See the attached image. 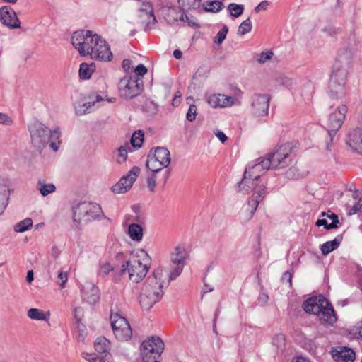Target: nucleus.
Returning <instances> with one entry per match:
<instances>
[{"instance_id":"obj_53","label":"nucleus","mask_w":362,"mask_h":362,"mask_svg":"<svg viewBox=\"0 0 362 362\" xmlns=\"http://www.w3.org/2000/svg\"><path fill=\"white\" fill-rule=\"evenodd\" d=\"M127 158V151L124 146H120L118 148L117 162L123 163Z\"/></svg>"},{"instance_id":"obj_39","label":"nucleus","mask_w":362,"mask_h":362,"mask_svg":"<svg viewBox=\"0 0 362 362\" xmlns=\"http://www.w3.org/2000/svg\"><path fill=\"white\" fill-rule=\"evenodd\" d=\"M223 94H214L208 98L207 102L212 107H221L223 100Z\"/></svg>"},{"instance_id":"obj_63","label":"nucleus","mask_w":362,"mask_h":362,"mask_svg":"<svg viewBox=\"0 0 362 362\" xmlns=\"http://www.w3.org/2000/svg\"><path fill=\"white\" fill-rule=\"evenodd\" d=\"M281 281L283 282L288 283L291 286L292 281V274L290 272L286 271V272L284 273L281 277Z\"/></svg>"},{"instance_id":"obj_22","label":"nucleus","mask_w":362,"mask_h":362,"mask_svg":"<svg viewBox=\"0 0 362 362\" xmlns=\"http://www.w3.org/2000/svg\"><path fill=\"white\" fill-rule=\"evenodd\" d=\"M151 156L159 162V168H167L170 163V153L166 148L157 147Z\"/></svg>"},{"instance_id":"obj_15","label":"nucleus","mask_w":362,"mask_h":362,"mask_svg":"<svg viewBox=\"0 0 362 362\" xmlns=\"http://www.w3.org/2000/svg\"><path fill=\"white\" fill-rule=\"evenodd\" d=\"M269 169H270V167L268 163H266V159L264 158H258L247 165L245 173H246V175L259 180L262 176V173Z\"/></svg>"},{"instance_id":"obj_64","label":"nucleus","mask_w":362,"mask_h":362,"mask_svg":"<svg viewBox=\"0 0 362 362\" xmlns=\"http://www.w3.org/2000/svg\"><path fill=\"white\" fill-rule=\"evenodd\" d=\"M269 296L266 293H261L258 298V303L261 305H264L268 301Z\"/></svg>"},{"instance_id":"obj_59","label":"nucleus","mask_w":362,"mask_h":362,"mask_svg":"<svg viewBox=\"0 0 362 362\" xmlns=\"http://www.w3.org/2000/svg\"><path fill=\"white\" fill-rule=\"evenodd\" d=\"M12 122V119L6 114L0 112V124L10 125Z\"/></svg>"},{"instance_id":"obj_19","label":"nucleus","mask_w":362,"mask_h":362,"mask_svg":"<svg viewBox=\"0 0 362 362\" xmlns=\"http://www.w3.org/2000/svg\"><path fill=\"white\" fill-rule=\"evenodd\" d=\"M81 296L88 303L95 304L100 298V290L93 284H87L81 288Z\"/></svg>"},{"instance_id":"obj_11","label":"nucleus","mask_w":362,"mask_h":362,"mask_svg":"<svg viewBox=\"0 0 362 362\" xmlns=\"http://www.w3.org/2000/svg\"><path fill=\"white\" fill-rule=\"evenodd\" d=\"M347 111L348 107L346 105H341L329 116L328 121L325 126L329 138V142L327 144V149L328 151H331V143L332 142L336 133L341 127Z\"/></svg>"},{"instance_id":"obj_26","label":"nucleus","mask_w":362,"mask_h":362,"mask_svg":"<svg viewBox=\"0 0 362 362\" xmlns=\"http://www.w3.org/2000/svg\"><path fill=\"white\" fill-rule=\"evenodd\" d=\"M343 240L341 234L338 235L333 240L327 241L323 243L321 247V252L323 255H327L331 252L337 249Z\"/></svg>"},{"instance_id":"obj_3","label":"nucleus","mask_w":362,"mask_h":362,"mask_svg":"<svg viewBox=\"0 0 362 362\" xmlns=\"http://www.w3.org/2000/svg\"><path fill=\"white\" fill-rule=\"evenodd\" d=\"M28 128L30 134L31 144L39 153H41L48 144L54 152L58 151L62 143L59 128L49 130L38 120L32 122Z\"/></svg>"},{"instance_id":"obj_54","label":"nucleus","mask_w":362,"mask_h":362,"mask_svg":"<svg viewBox=\"0 0 362 362\" xmlns=\"http://www.w3.org/2000/svg\"><path fill=\"white\" fill-rule=\"evenodd\" d=\"M76 325L75 328L78 332V337L79 339L83 340L86 337V326L81 323V321H80V322H76Z\"/></svg>"},{"instance_id":"obj_4","label":"nucleus","mask_w":362,"mask_h":362,"mask_svg":"<svg viewBox=\"0 0 362 362\" xmlns=\"http://www.w3.org/2000/svg\"><path fill=\"white\" fill-rule=\"evenodd\" d=\"M162 270L156 269L148 277L140 296L141 306L149 310L158 302L163 296L164 281H160Z\"/></svg>"},{"instance_id":"obj_43","label":"nucleus","mask_w":362,"mask_h":362,"mask_svg":"<svg viewBox=\"0 0 362 362\" xmlns=\"http://www.w3.org/2000/svg\"><path fill=\"white\" fill-rule=\"evenodd\" d=\"M285 336L283 334H279L272 339V345L277 349L283 350L285 348Z\"/></svg>"},{"instance_id":"obj_10","label":"nucleus","mask_w":362,"mask_h":362,"mask_svg":"<svg viewBox=\"0 0 362 362\" xmlns=\"http://www.w3.org/2000/svg\"><path fill=\"white\" fill-rule=\"evenodd\" d=\"M148 271V267L146 264H143L141 260L133 257L122 263L120 274L124 275L127 272L129 280L139 283L146 276Z\"/></svg>"},{"instance_id":"obj_31","label":"nucleus","mask_w":362,"mask_h":362,"mask_svg":"<svg viewBox=\"0 0 362 362\" xmlns=\"http://www.w3.org/2000/svg\"><path fill=\"white\" fill-rule=\"evenodd\" d=\"M37 189L40 191L42 196L45 197L49 194L55 192L56 187L54 184H47L40 180L37 184Z\"/></svg>"},{"instance_id":"obj_57","label":"nucleus","mask_w":362,"mask_h":362,"mask_svg":"<svg viewBox=\"0 0 362 362\" xmlns=\"http://www.w3.org/2000/svg\"><path fill=\"white\" fill-rule=\"evenodd\" d=\"M57 279L59 281H61L60 283V287L61 288H64L65 286V284L66 283L68 280V274L65 272H60L58 274Z\"/></svg>"},{"instance_id":"obj_33","label":"nucleus","mask_w":362,"mask_h":362,"mask_svg":"<svg viewBox=\"0 0 362 362\" xmlns=\"http://www.w3.org/2000/svg\"><path fill=\"white\" fill-rule=\"evenodd\" d=\"M32 226L33 220L30 218H26L15 225L14 230L17 233H23L29 230Z\"/></svg>"},{"instance_id":"obj_62","label":"nucleus","mask_w":362,"mask_h":362,"mask_svg":"<svg viewBox=\"0 0 362 362\" xmlns=\"http://www.w3.org/2000/svg\"><path fill=\"white\" fill-rule=\"evenodd\" d=\"M268 5V1H262L255 8V11L259 13L260 10H267Z\"/></svg>"},{"instance_id":"obj_47","label":"nucleus","mask_w":362,"mask_h":362,"mask_svg":"<svg viewBox=\"0 0 362 362\" xmlns=\"http://www.w3.org/2000/svg\"><path fill=\"white\" fill-rule=\"evenodd\" d=\"M179 20L183 22H187L188 26L193 28H199L200 25L195 22L194 20L190 19L185 13V11H182V13L180 15Z\"/></svg>"},{"instance_id":"obj_46","label":"nucleus","mask_w":362,"mask_h":362,"mask_svg":"<svg viewBox=\"0 0 362 362\" xmlns=\"http://www.w3.org/2000/svg\"><path fill=\"white\" fill-rule=\"evenodd\" d=\"M315 225L317 227L324 226L326 230L335 229L338 228L337 220H334V223H328L326 219H318Z\"/></svg>"},{"instance_id":"obj_28","label":"nucleus","mask_w":362,"mask_h":362,"mask_svg":"<svg viewBox=\"0 0 362 362\" xmlns=\"http://www.w3.org/2000/svg\"><path fill=\"white\" fill-rule=\"evenodd\" d=\"M128 234L132 240L134 241H140L143 238L142 227L137 223H132L128 228Z\"/></svg>"},{"instance_id":"obj_23","label":"nucleus","mask_w":362,"mask_h":362,"mask_svg":"<svg viewBox=\"0 0 362 362\" xmlns=\"http://www.w3.org/2000/svg\"><path fill=\"white\" fill-rule=\"evenodd\" d=\"M332 355L334 360L337 362H353L355 359V353L351 349H344L340 351L334 349L332 351Z\"/></svg>"},{"instance_id":"obj_58","label":"nucleus","mask_w":362,"mask_h":362,"mask_svg":"<svg viewBox=\"0 0 362 362\" xmlns=\"http://www.w3.org/2000/svg\"><path fill=\"white\" fill-rule=\"evenodd\" d=\"M74 315L76 320V322H80L81 321V317L83 316V310L80 307L74 308Z\"/></svg>"},{"instance_id":"obj_21","label":"nucleus","mask_w":362,"mask_h":362,"mask_svg":"<svg viewBox=\"0 0 362 362\" xmlns=\"http://www.w3.org/2000/svg\"><path fill=\"white\" fill-rule=\"evenodd\" d=\"M134 182V177H132L131 175H127L121 177L120 180L112 187L111 189L114 193L123 194L130 189Z\"/></svg>"},{"instance_id":"obj_18","label":"nucleus","mask_w":362,"mask_h":362,"mask_svg":"<svg viewBox=\"0 0 362 362\" xmlns=\"http://www.w3.org/2000/svg\"><path fill=\"white\" fill-rule=\"evenodd\" d=\"M88 98L93 99V101L87 102L84 103L81 108L77 109L76 112L78 115H84L86 113L90 112L91 111V107L94 106L96 103H99L105 100H107L109 103H111L115 100L113 98H107L106 95L103 97L96 91L91 92L88 96Z\"/></svg>"},{"instance_id":"obj_44","label":"nucleus","mask_w":362,"mask_h":362,"mask_svg":"<svg viewBox=\"0 0 362 362\" xmlns=\"http://www.w3.org/2000/svg\"><path fill=\"white\" fill-rule=\"evenodd\" d=\"M228 32V28L226 25L223 27L218 32L217 35L214 38V42L216 44H221L226 37V35Z\"/></svg>"},{"instance_id":"obj_38","label":"nucleus","mask_w":362,"mask_h":362,"mask_svg":"<svg viewBox=\"0 0 362 362\" xmlns=\"http://www.w3.org/2000/svg\"><path fill=\"white\" fill-rule=\"evenodd\" d=\"M158 163H159V162L158 160H156L155 159V158H153L151 156V153H150L148 155V159L146 160V168L155 174L156 173L160 172L163 168H159Z\"/></svg>"},{"instance_id":"obj_2","label":"nucleus","mask_w":362,"mask_h":362,"mask_svg":"<svg viewBox=\"0 0 362 362\" xmlns=\"http://www.w3.org/2000/svg\"><path fill=\"white\" fill-rule=\"evenodd\" d=\"M353 58L354 52L351 49L344 48L339 50L329 78V95L332 98L339 99L346 95L349 68Z\"/></svg>"},{"instance_id":"obj_8","label":"nucleus","mask_w":362,"mask_h":362,"mask_svg":"<svg viewBox=\"0 0 362 362\" xmlns=\"http://www.w3.org/2000/svg\"><path fill=\"white\" fill-rule=\"evenodd\" d=\"M164 346L162 339L156 336L144 340L140 348L142 362H160Z\"/></svg>"},{"instance_id":"obj_9","label":"nucleus","mask_w":362,"mask_h":362,"mask_svg":"<svg viewBox=\"0 0 362 362\" xmlns=\"http://www.w3.org/2000/svg\"><path fill=\"white\" fill-rule=\"evenodd\" d=\"M118 90L121 98L132 99L143 92V79L137 76H125L118 83Z\"/></svg>"},{"instance_id":"obj_51","label":"nucleus","mask_w":362,"mask_h":362,"mask_svg":"<svg viewBox=\"0 0 362 362\" xmlns=\"http://www.w3.org/2000/svg\"><path fill=\"white\" fill-rule=\"evenodd\" d=\"M147 187L148 189L153 192L155 191V188L156 186V176L154 173H153L151 176L147 177Z\"/></svg>"},{"instance_id":"obj_41","label":"nucleus","mask_w":362,"mask_h":362,"mask_svg":"<svg viewBox=\"0 0 362 362\" xmlns=\"http://www.w3.org/2000/svg\"><path fill=\"white\" fill-rule=\"evenodd\" d=\"M223 7V4L218 0L209 2L208 6L204 7V11L211 13H217Z\"/></svg>"},{"instance_id":"obj_30","label":"nucleus","mask_w":362,"mask_h":362,"mask_svg":"<svg viewBox=\"0 0 362 362\" xmlns=\"http://www.w3.org/2000/svg\"><path fill=\"white\" fill-rule=\"evenodd\" d=\"M94 69L95 65L93 63L90 65L85 62L81 63L78 71L80 78L83 80L89 79L91 77Z\"/></svg>"},{"instance_id":"obj_16","label":"nucleus","mask_w":362,"mask_h":362,"mask_svg":"<svg viewBox=\"0 0 362 362\" xmlns=\"http://www.w3.org/2000/svg\"><path fill=\"white\" fill-rule=\"evenodd\" d=\"M328 305V300L323 296L311 297L303 303V308L305 313L317 315L320 312L322 305Z\"/></svg>"},{"instance_id":"obj_6","label":"nucleus","mask_w":362,"mask_h":362,"mask_svg":"<svg viewBox=\"0 0 362 362\" xmlns=\"http://www.w3.org/2000/svg\"><path fill=\"white\" fill-rule=\"evenodd\" d=\"M103 216L100 206L95 203L83 202L74 208V223L77 228H81V224L87 223Z\"/></svg>"},{"instance_id":"obj_36","label":"nucleus","mask_w":362,"mask_h":362,"mask_svg":"<svg viewBox=\"0 0 362 362\" xmlns=\"http://www.w3.org/2000/svg\"><path fill=\"white\" fill-rule=\"evenodd\" d=\"M144 134L141 130L135 132L131 138V144L133 147L140 148L144 141Z\"/></svg>"},{"instance_id":"obj_55","label":"nucleus","mask_w":362,"mask_h":362,"mask_svg":"<svg viewBox=\"0 0 362 362\" xmlns=\"http://www.w3.org/2000/svg\"><path fill=\"white\" fill-rule=\"evenodd\" d=\"M147 68L142 64H139L134 69L135 75L142 78V77L147 73Z\"/></svg>"},{"instance_id":"obj_40","label":"nucleus","mask_w":362,"mask_h":362,"mask_svg":"<svg viewBox=\"0 0 362 362\" xmlns=\"http://www.w3.org/2000/svg\"><path fill=\"white\" fill-rule=\"evenodd\" d=\"M252 28V22L250 18H248L246 20L243 21L240 25H239L238 30V35H244L251 31Z\"/></svg>"},{"instance_id":"obj_45","label":"nucleus","mask_w":362,"mask_h":362,"mask_svg":"<svg viewBox=\"0 0 362 362\" xmlns=\"http://www.w3.org/2000/svg\"><path fill=\"white\" fill-rule=\"evenodd\" d=\"M349 334L355 339L362 340V321L350 329Z\"/></svg>"},{"instance_id":"obj_7","label":"nucleus","mask_w":362,"mask_h":362,"mask_svg":"<svg viewBox=\"0 0 362 362\" xmlns=\"http://www.w3.org/2000/svg\"><path fill=\"white\" fill-rule=\"evenodd\" d=\"M265 159L266 163H268L272 169L284 168L288 166L293 160L291 145L284 144L276 146L267 154Z\"/></svg>"},{"instance_id":"obj_32","label":"nucleus","mask_w":362,"mask_h":362,"mask_svg":"<svg viewBox=\"0 0 362 362\" xmlns=\"http://www.w3.org/2000/svg\"><path fill=\"white\" fill-rule=\"evenodd\" d=\"M201 0H178L180 8L182 11L196 9L200 6Z\"/></svg>"},{"instance_id":"obj_50","label":"nucleus","mask_w":362,"mask_h":362,"mask_svg":"<svg viewBox=\"0 0 362 362\" xmlns=\"http://www.w3.org/2000/svg\"><path fill=\"white\" fill-rule=\"evenodd\" d=\"M276 81L277 84L285 87H289L292 85V80L285 76H280L276 78Z\"/></svg>"},{"instance_id":"obj_20","label":"nucleus","mask_w":362,"mask_h":362,"mask_svg":"<svg viewBox=\"0 0 362 362\" xmlns=\"http://www.w3.org/2000/svg\"><path fill=\"white\" fill-rule=\"evenodd\" d=\"M346 144L354 152L361 150L360 146H362V129L356 128L349 132L346 139Z\"/></svg>"},{"instance_id":"obj_49","label":"nucleus","mask_w":362,"mask_h":362,"mask_svg":"<svg viewBox=\"0 0 362 362\" xmlns=\"http://www.w3.org/2000/svg\"><path fill=\"white\" fill-rule=\"evenodd\" d=\"M197 115V107L195 105H190L186 114V119L192 122L195 119Z\"/></svg>"},{"instance_id":"obj_42","label":"nucleus","mask_w":362,"mask_h":362,"mask_svg":"<svg viewBox=\"0 0 362 362\" xmlns=\"http://www.w3.org/2000/svg\"><path fill=\"white\" fill-rule=\"evenodd\" d=\"M185 265L182 264H170L171 270L169 274L168 282L175 280L182 273Z\"/></svg>"},{"instance_id":"obj_12","label":"nucleus","mask_w":362,"mask_h":362,"mask_svg":"<svg viewBox=\"0 0 362 362\" xmlns=\"http://www.w3.org/2000/svg\"><path fill=\"white\" fill-rule=\"evenodd\" d=\"M110 323L115 337L119 341H128L132 330L127 320L118 313H111Z\"/></svg>"},{"instance_id":"obj_17","label":"nucleus","mask_w":362,"mask_h":362,"mask_svg":"<svg viewBox=\"0 0 362 362\" xmlns=\"http://www.w3.org/2000/svg\"><path fill=\"white\" fill-rule=\"evenodd\" d=\"M316 315L320 321V323L327 326L332 325L337 319L333 306L329 300L328 305L323 303L320 312Z\"/></svg>"},{"instance_id":"obj_13","label":"nucleus","mask_w":362,"mask_h":362,"mask_svg":"<svg viewBox=\"0 0 362 362\" xmlns=\"http://www.w3.org/2000/svg\"><path fill=\"white\" fill-rule=\"evenodd\" d=\"M270 95L268 94H255L251 98V113L255 117L267 116Z\"/></svg>"},{"instance_id":"obj_35","label":"nucleus","mask_w":362,"mask_h":362,"mask_svg":"<svg viewBox=\"0 0 362 362\" xmlns=\"http://www.w3.org/2000/svg\"><path fill=\"white\" fill-rule=\"evenodd\" d=\"M143 110L149 115H154L158 112V106L151 100H146L143 105Z\"/></svg>"},{"instance_id":"obj_56","label":"nucleus","mask_w":362,"mask_h":362,"mask_svg":"<svg viewBox=\"0 0 362 362\" xmlns=\"http://www.w3.org/2000/svg\"><path fill=\"white\" fill-rule=\"evenodd\" d=\"M358 211H362V197L349 209V214H355Z\"/></svg>"},{"instance_id":"obj_25","label":"nucleus","mask_w":362,"mask_h":362,"mask_svg":"<svg viewBox=\"0 0 362 362\" xmlns=\"http://www.w3.org/2000/svg\"><path fill=\"white\" fill-rule=\"evenodd\" d=\"M139 11L142 13L139 16L140 18H143L144 16H146L147 19H148L146 25H148L151 23L155 24L157 22L151 3L148 1H144Z\"/></svg>"},{"instance_id":"obj_34","label":"nucleus","mask_w":362,"mask_h":362,"mask_svg":"<svg viewBox=\"0 0 362 362\" xmlns=\"http://www.w3.org/2000/svg\"><path fill=\"white\" fill-rule=\"evenodd\" d=\"M28 316L35 320H48L46 314L41 310L37 308H30L28 311Z\"/></svg>"},{"instance_id":"obj_5","label":"nucleus","mask_w":362,"mask_h":362,"mask_svg":"<svg viewBox=\"0 0 362 362\" xmlns=\"http://www.w3.org/2000/svg\"><path fill=\"white\" fill-rule=\"evenodd\" d=\"M259 179L252 177L244 172L242 180L238 183L237 191L243 194H249L252 190H255V194L251 197L247 202V210L250 214L248 219H250L255 214L257 208L261 201L266 195V186L264 184H258Z\"/></svg>"},{"instance_id":"obj_29","label":"nucleus","mask_w":362,"mask_h":362,"mask_svg":"<svg viewBox=\"0 0 362 362\" xmlns=\"http://www.w3.org/2000/svg\"><path fill=\"white\" fill-rule=\"evenodd\" d=\"M10 197V189L5 187H0V216L4 213L6 209Z\"/></svg>"},{"instance_id":"obj_37","label":"nucleus","mask_w":362,"mask_h":362,"mask_svg":"<svg viewBox=\"0 0 362 362\" xmlns=\"http://www.w3.org/2000/svg\"><path fill=\"white\" fill-rule=\"evenodd\" d=\"M228 10L233 17L238 18L243 14L244 6L243 4L231 3L228 6Z\"/></svg>"},{"instance_id":"obj_52","label":"nucleus","mask_w":362,"mask_h":362,"mask_svg":"<svg viewBox=\"0 0 362 362\" xmlns=\"http://www.w3.org/2000/svg\"><path fill=\"white\" fill-rule=\"evenodd\" d=\"M273 52L272 51L262 52L259 57L257 59L259 63L263 64L266 62L267 60L270 59L273 56Z\"/></svg>"},{"instance_id":"obj_24","label":"nucleus","mask_w":362,"mask_h":362,"mask_svg":"<svg viewBox=\"0 0 362 362\" xmlns=\"http://www.w3.org/2000/svg\"><path fill=\"white\" fill-rule=\"evenodd\" d=\"M187 253L183 245H177L171 253L170 264L185 265Z\"/></svg>"},{"instance_id":"obj_27","label":"nucleus","mask_w":362,"mask_h":362,"mask_svg":"<svg viewBox=\"0 0 362 362\" xmlns=\"http://www.w3.org/2000/svg\"><path fill=\"white\" fill-rule=\"evenodd\" d=\"M95 349L97 352L105 354L106 358H111V355L108 353L110 349V342L104 337H98L95 341Z\"/></svg>"},{"instance_id":"obj_14","label":"nucleus","mask_w":362,"mask_h":362,"mask_svg":"<svg viewBox=\"0 0 362 362\" xmlns=\"http://www.w3.org/2000/svg\"><path fill=\"white\" fill-rule=\"evenodd\" d=\"M0 21L9 28L15 29L21 26V22L16 12L8 6L0 8Z\"/></svg>"},{"instance_id":"obj_1","label":"nucleus","mask_w":362,"mask_h":362,"mask_svg":"<svg viewBox=\"0 0 362 362\" xmlns=\"http://www.w3.org/2000/svg\"><path fill=\"white\" fill-rule=\"evenodd\" d=\"M71 43L81 56L90 55L92 59L100 61H110L112 59L113 55L107 42L90 30L74 32Z\"/></svg>"},{"instance_id":"obj_60","label":"nucleus","mask_w":362,"mask_h":362,"mask_svg":"<svg viewBox=\"0 0 362 362\" xmlns=\"http://www.w3.org/2000/svg\"><path fill=\"white\" fill-rule=\"evenodd\" d=\"M223 103H221L223 107L231 106L234 104V99H233V98H232L230 96H227V95H223Z\"/></svg>"},{"instance_id":"obj_48","label":"nucleus","mask_w":362,"mask_h":362,"mask_svg":"<svg viewBox=\"0 0 362 362\" xmlns=\"http://www.w3.org/2000/svg\"><path fill=\"white\" fill-rule=\"evenodd\" d=\"M180 16L178 15V12L176 8H169V14H168V21L170 24H174L179 20Z\"/></svg>"},{"instance_id":"obj_61","label":"nucleus","mask_w":362,"mask_h":362,"mask_svg":"<svg viewBox=\"0 0 362 362\" xmlns=\"http://www.w3.org/2000/svg\"><path fill=\"white\" fill-rule=\"evenodd\" d=\"M113 270V267H112V265L107 262L105 264H104L102 267H101V272L104 274V275H107L111 271Z\"/></svg>"}]
</instances>
